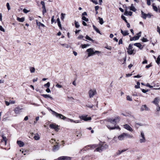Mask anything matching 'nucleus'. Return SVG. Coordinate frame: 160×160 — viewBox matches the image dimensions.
<instances>
[{
    "label": "nucleus",
    "instance_id": "nucleus-1",
    "mask_svg": "<svg viewBox=\"0 0 160 160\" xmlns=\"http://www.w3.org/2000/svg\"><path fill=\"white\" fill-rule=\"evenodd\" d=\"M88 147H90V148L92 149H94L96 148H97L94 150V152H102L103 150L107 149L108 148V146L106 144L102 145L100 146H99L98 145H93L88 146Z\"/></svg>",
    "mask_w": 160,
    "mask_h": 160
},
{
    "label": "nucleus",
    "instance_id": "nucleus-2",
    "mask_svg": "<svg viewBox=\"0 0 160 160\" xmlns=\"http://www.w3.org/2000/svg\"><path fill=\"white\" fill-rule=\"evenodd\" d=\"M104 120L110 122V123H111L113 125H116L117 122L119 121V118L118 117H117L114 119L108 118L105 120Z\"/></svg>",
    "mask_w": 160,
    "mask_h": 160
},
{
    "label": "nucleus",
    "instance_id": "nucleus-3",
    "mask_svg": "<svg viewBox=\"0 0 160 160\" xmlns=\"http://www.w3.org/2000/svg\"><path fill=\"white\" fill-rule=\"evenodd\" d=\"M126 137L130 138L131 137V136L128 133H123L119 135L118 137V138L119 140L121 141L123 140Z\"/></svg>",
    "mask_w": 160,
    "mask_h": 160
},
{
    "label": "nucleus",
    "instance_id": "nucleus-4",
    "mask_svg": "<svg viewBox=\"0 0 160 160\" xmlns=\"http://www.w3.org/2000/svg\"><path fill=\"white\" fill-rule=\"evenodd\" d=\"M128 49L127 53L128 54L132 55V54H134L135 53V51L134 49H132V45L130 44Z\"/></svg>",
    "mask_w": 160,
    "mask_h": 160
},
{
    "label": "nucleus",
    "instance_id": "nucleus-5",
    "mask_svg": "<svg viewBox=\"0 0 160 160\" xmlns=\"http://www.w3.org/2000/svg\"><path fill=\"white\" fill-rule=\"evenodd\" d=\"M96 93V90L95 89H91L88 92L89 97L91 98L93 97V96Z\"/></svg>",
    "mask_w": 160,
    "mask_h": 160
},
{
    "label": "nucleus",
    "instance_id": "nucleus-6",
    "mask_svg": "<svg viewBox=\"0 0 160 160\" xmlns=\"http://www.w3.org/2000/svg\"><path fill=\"white\" fill-rule=\"evenodd\" d=\"M141 138H140L139 140L140 142L141 143L145 142H146V139L143 132H141Z\"/></svg>",
    "mask_w": 160,
    "mask_h": 160
},
{
    "label": "nucleus",
    "instance_id": "nucleus-7",
    "mask_svg": "<svg viewBox=\"0 0 160 160\" xmlns=\"http://www.w3.org/2000/svg\"><path fill=\"white\" fill-rule=\"evenodd\" d=\"M141 32H139L137 34V36H134V37H133L132 38L131 37L130 38V40L131 41H133V40H138L139 39L140 37L141 36Z\"/></svg>",
    "mask_w": 160,
    "mask_h": 160
},
{
    "label": "nucleus",
    "instance_id": "nucleus-8",
    "mask_svg": "<svg viewBox=\"0 0 160 160\" xmlns=\"http://www.w3.org/2000/svg\"><path fill=\"white\" fill-rule=\"evenodd\" d=\"M88 53V57H89L94 54V51L93 48H90L87 50Z\"/></svg>",
    "mask_w": 160,
    "mask_h": 160
},
{
    "label": "nucleus",
    "instance_id": "nucleus-9",
    "mask_svg": "<svg viewBox=\"0 0 160 160\" xmlns=\"http://www.w3.org/2000/svg\"><path fill=\"white\" fill-rule=\"evenodd\" d=\"M148 111L149 110V108L146 105H142L140 108V111L142 112L144 111Z\"/></svg>",
    "mask_w": 160,
    "mask_h": 160
},
{
    "label": "nucleus",
    "instance_id": "nucleus-10",
    "mask_svg": "<svg viewBox=\"0 0 160 160\" xmlns=\"http://www.w3.org/2000/svg\"><path fill=\"white\" fill-rule=\"evenodd\" d=\"M58 160H71V158L68 156H61L58 158Z\"/></svg>",
    "mask_w": 160,
    "mask_h": 160
},
{
    "label": "nucleus",
    "instance_id": "nucleus-11",
    "mask_svg": "<svg viewBox=\"0 0 160 160\" xmlns=\"http://www.w3.org/2000/svg\"><path fill=\"white\" fill-rule=\"evenodd\" d=\"M123 127L129 130V131L131 132H132L133 131L132 128L128 124H126L125 125H123Z\"/></svg>",
    "mask_w": 160,
    "mask_h": 160
},
{
    "label": "nucleus",
    "instance_id": "nucleus-12",
    "mask_svg": "<svg viewBox=\"0 0 160 160\" xmlns=\"http://www.w3.org/2000/svg\"><path fill=\"white\" fill-rule=\"evenodd\" d=\"M114 125V127H111V126L109 125H107V127L110 130H113V129H119V126H116L115 125Z\"/></svg>",
    "mask_w": 160,
    "mask_h": 160
},
{
    "label": "nucleus",
    "instance_id": "nucleus-13",
    "mask_svg": "<svg viewBox=\"0 0 160 160\" xmlns=\"http://www.w3.org/2000/svg\"><path fill=\"white\" fill-rule=\"evenodd\" d=\"M81 119L84 120L85 121H87L91 120V118L90 117H87L85 116H81L80 117Z\"/></svg>",
    "mask_w": 160,
    "mask_h": 160
},
{
    "label": "nucleus",
    "instance_id": "nucleus-14",
    "mask_svg": "<svg viewBox=\"0 0 160 160\" xmlns=\"http://www.w3.org/2000/svg\"><path fill=\"white\" fill-rule=\"evenodd\" d=\"M36 22L37 25L38 26L39 29L40 28V26L43 27H45L44 24L41 23L40 22H38V20H36Z\"/></svg>",
    "mask_w": 160,
    "mask_h": 160
},
{
    "label": "nucleus",
    "instance_id": "nucleus-15",
    "mask_svg": "<svg viewBox=\"0 0 160 160\" xmlns=\"http://www.w3.org/2000/svg\"><path fill=\"white\" fill-rule=\"evenodd\" d=\"M17 142L20 147H22L24 145V142L18 140Z\"/></svg>",
    "mask_w": 160,
    "mask_h": 160
},
{
    "label": "nucleus",
    "instance_id": "nucleus-16",
    "mask_svg": "<svg viewBox=\"0 0 160 160\" xmlns=\"http://www.w3.org/2000/svg\"><path fill=\"white\" fill-rule=\"evenodd\" d=\"M22 109V108H20L17 107V108H16L14 109V111L16 113L18 114L21 112L20 110Z\"/></svg>",
    "mask_w": 160,
    "mask_h": 160
},
{
    "label": "nucleus",
    "instance_id": "nucleus-17",
    "mask_svg": "<svg viewBox=\"0 0 160 160\" xmlns=\"http://www.w3.org/2000/svg\"><path fill=\"white\" fill-rule=\"evenodd\" d=\"M57 114V115H56V117H57L61 118V117H62V118L61 119L63 120H65L67 118L66 117L63 116L62 114L58 113Z\"/></svg>",
    "mask_w": 160,
    "mask_h": 160
},
{
    "label": "nucleus",
    "instance_id": "nucleus-18",
    "mask_svg": "<svg viewBox=\"0 0 160 160\" xmlns=\"http://www.w3.org/2000/svg\"><path fill=\"white\" fill-rule=\"evenodd\" d=\"M121 32L122 34L124 36H126L128 35L129 33L127 31H123L122 29L121 30Z\"/></svg>",
    "mask_w": 160,
    "mask_h": 160
},
{
    "label": "nucleus",
    "instance_id": "nucleus-19",
    "mask_svg": "<svg viewBox=\"0 0 160 160\" xmlns=\"http://www.w3.org/2000/svg\"><path fill=\"white\" fill-rule=\"evenodd\" d=\"M134 45V46L139 48L140 49H142L143 48L142 45L140 43H136Z\"/></svg>",
    "mask_w": 160,
    "mask_h": 160
},
{
    "label": "nucleus",
    "instance_id": "nucleus-20",
    "mask_svg": "<svg viewBox=\"0 0 160 160\" xmlns=\"http://www.w3.org/2000/svg\"><path fill=\"white\" fill-rule=\"evenodd\" d=\"M59 148V146L58 145V143L56 145H54L53 148V151H56L58 150Z\"/></svg>",
    "mask_w": 160,
    "mask_h": 160
},
{
    "label": "nucleus",
    "instance_id": "nucleus-21",
    "mask_svg": "<svg viewBox=\"0 0 160 160\" xmlns=\"http://www.w3.org/2000/svg\"><path fill=\"white\" fill-rule=\"evenodd\" d=\"M159 102V99L158 98H156L154 101L152 102L153 103L156 105H158V103Z\"/></svg>",
    "mask_w": 160,
    "mask_h": 160
},
{
    "label": "nucleus",
    "instance_id": "nucleus-22",
    "mask_svg": "<svg viewBox=\"0 0 160 160\" xmlns=\"http://www.w3.org/2000/svg\"><path fill=\"white\" fill-rule=\"evenodd\" d=\"M42 96L44 98H50L51 99H53V98L50 96L48 94H42Z\"/></svg>",
    "mask_w": 160,
    "mask_h": 160
},
{
    "label": "nucleus",
    "instance_id": "nucleus-23",
    "mask_svg": "<svg viewBox=\"0 0 160 160\" xmlns=\"http://www.w3.org/2000/svg\"><path fill=\"white\" fill-rule=\"evenodd\" d=\"M94 30L97 32L98 33L100 34H101V33H100V31H99V30L94 25H93L92 26Z\"/></svg>",
    "mask_w": 160,
    "mask_h": 160
},
{
    "label": "nucleus",
    "instance_id": "nucleus-24",
    "mask_svg": "<svg viewBox=\"0 0 160 160\" xmlns=\"http://www.w3.org/2000/svg\"><path fill=\"white\" fill-rule=\"evenodd\" d=\"M141 17L144 19L146 18V14L145 13L142 11H141Z\"/></svg>",
    "mask_w": 160,
    "mask_h": 160
},
{
    "label": "nucleus",
    "instance_id": "nucleus-25",
    "mask_svg": "<svg viewBox=\"0 0 160 160\" xmlns=\"http://www.w3.org/2000/svg\"><path fill=\"white\" fill-rule=\"evenodd\" d=\"M130 9L133 12H135L136 9L135 8L133 4H132L130 7Z\"/></svg>",
    "mask_w": 160,
    "mask_h": 160
},
{
    "label": "nucleus",
    "instance_id": "nucleus-26",
    "mask_svg": "<svg viewBox=\"0 0 160 160\" xmlns=\"http://www.w3.org/2000/svg\"><path fill=\"white\" fill-rule=\"evenodd\" d=\"M124 14L125 15H126L128 14L129 16H131L132 14V12L131 11H130L128 12L127 10H126Z\"/></svg>",
    "mask_w": 160,
    "mask_h": 160
},
{
    "label": "nucleus",
    "instance_id": "nucleus-27",
    "mask_svg": "<svg viewBox=\"0 0 160 160\" xmlns=\"http://www.w3.org/2000/svg\"><path fill=\"white\" fill-rule=\"evenodd\" d=\"M17 20L19 22H22L24 21V18L23 17H22L21 18H20L19 17H18L17 18Z\"/></svg>",
    "mask_w": 160,
    "mask_h": 160
},
{
    "label": "nucleus",
    "instance_id": "nucleus-28",
    "mask_svg": "<svg viewBox=\"0 0 160 160\" xmlns=\"http://www.w3.org/2000/svg\"><path fill=\"white\" fill-rule=\"evenodd\" d=\"M67 119V120L68 121H69L72 122H74L76 123L79 122L78 120L74 121L73 119H69V118H68Z\"/></svg>",
    "mask_w": 160,
    "mask_h": 160
},
{
    "label": "nucleus",
    "instance_id": "nucleus-29",
    "mask_svg": "<svg viewBox=\"0 0 160 160\" xmlns=\"http://www.w3.org/2000/svg\"><path fill=\"white\" fill-rule=\"evenodd\" d=\"M98 19L99 20V23L101 24L102 25L104 23V22H103V19L102 18H101L100 17H98Z\"/></svg>",
    "mask_w": 160,
    "mask_h": 160
},
{
    "label": "nucleus",
    "instance_id": "nucleus-30",
    "mask_svg": "<svg viewBox=\"0 0 160 160\" xmlns=\"http://www.w3.org/2000/svg\"><path fill=\"white\" fill-rule=\"evenodd\" d=\"M34 138L35 140H38L40 139L39 135L38 134H36L35 136L34 137Z\"/></svg>",
    "mask_w": 160,
    "mask_h": 160
},
{
    "label": "nucleus",
    "instance_id": "nucleus-31",
    "mask_svg": "<svg viewBox=\"0 0 160 160\" xmlns=\"http://www.w3.org/2000/svg\"><path fill=\"white\" fill-rule=\"evenodd\" d=\"M30 71L31 73H34L35 71V69L34 67H30Z\"/></svg>",
    "mask_w": 160,
    "mask_h": 160
},
{
    "label": "nucleus",
    "instance_id": "nucleus-32",
    "mask_svg": "<svg viewBox=\"0 0 160 160\" xmlns=\"http://www.w3.org/2000/svg\"><path fill=\"white\" fill-rule=\"evenodd\" d=\"M50 127L51 128L54 129H55V128L56 127V125L55 124H51L49 125Z\"/></svg>",
    "mask_w": 160,
    "mask_h": 160
},
{
    "label": "nucleus",
    "instance_id": "nucleus-33",
    "mask_svg": "<svg viewBox=\"0 0 160 160\" xmlns=\"http://www.w3.org/2000/svg\"><path fill=\"white\" fill-rule=\"evenodd\" d=\"M75 25L76 28H78L80 27V25H79L78 22H77L76 21H75Z\"/></svg>",
    "mask_w": 160,
    "mask_h": 160
},
{
    "label": "nucleus",
    "instance_id": "nucleus-34",
    "mask_svg": "<svg viewBox=\"0 0 160 160\" xmlns=\"http://www.w3.org/2000/svg\"><path fill=\"white\" fill-rule=\"evenodd\" d=\"M44 86L47 88H49L50 86V83L49 82H48L46 84L44 85Z\"/></svg>",
    "mask_w": 160,
    "mask_h": 160
},
{
    "label": "nucleus",
    "instance_id": "nucleus-35",
    "mask_svg": "<svg viewBox=\"0 0 160 160\" xmlns=\"http://www.w3.org/2000/svg\"><path fill=\"white\" fill-rule=\"evenodd\" d=\"M137 85H135V88H140V83L139 82H137Z\"/></svg>",
    "mask_w": 160,
    "mask_h": 160
},
{
    "label": "nucleus",
    "instance_id": "nucleus-36",
    "mask_svg": "<svg viewBox=\"0 0 160 160\" xmlns=\"http://www.w3.org/2000/svg\"><path fill=\"white\" fill-rule=\"evenodd\" d=\"M65 14H64V13H61V18L62 20L63 21V20L64 19V17H65Z\"/></svg>",
    "mask_w": 160,
    "mask_h": 160
},
{
    "label": "nucleus",
    "instance_id": "nucleus-37",
    "mask_svg": "<svg viewBox=\"0 0 160 160\" xmlns=\"http://www.w3.org/2000/svg\"><path fill=\"white\" fill-rule=\"evenodd\" d=\"M160 55H159L157 58V59L156 61V62L158 64H159L160 63Z\"/></svg>",
    "mask_w": 160,
    "mask_h": 160
},
{
    "label": "nucleus",
    "instance_id": "nucleus-38",
    "mask_svg": "<svg viewBox=\"0 0 160 160\" xmlns=\"http://www.w3.org/2000/svg\"><path fill=\"white\" fill-rule=\"evenodd\" d=\"M82 19L86 22H87L88 21V18H86L84 16H83L82 17Z\"/></svg>",
    "mask_w": 160,
    "mask_h": 160
},
{
    "label": "nucleus",
    "instance_id": "nucleus-39",
    "mask_svg": "<svg viewBox=\"0 0 160 160\" xmlns=\"http://www.w3.org/2000/svg\"><path fill=\"white\" fill-rule=\"evenodd\" d=\"M85 38L87 40L91 41H93V40L87 35L86 36Z\"/></svg>",
    "mask_w": 160,
    "mask_h": 160
},
{
    "label": "nucleus",
    "instance_id": "nucleus-40",
    "mask_svg": "<svg viewBox=\"0 0 160 160\" xmlns=\"http://www.w3.org/2000/svg\"><path fill=\"white\" fill-rule=\"evenodd\" d=\"M41 4L42 5V8H45V3L43 1H41Z\"/></svg>",
    "mask_w": 160,
    "mask_h": 160
},
{
    "label": "nucleus",
    "instance_id": "nucleus-41",
    "mask_svg": "<svg viewBox=\"0 0 160 160\" xmlns=\"http://www.w3.org/2000/svg\"><path fill=\"white\" fill-rule=\"evenodd\" d=\"M127 99L128 100L131 101H132V99L131 97H130L129 96H127Z\"/></svg>",
    "mask_w": 160,
    "mask_h": 160
},
{
    "label": "nucleus",
    "instance_id": "nucleus-42",
    "mask_svg": "<svg viewBox=\"0 0 160 160\" xmlns=\"http://www.w3.org/2000/svg\"><path fill=\"white\" fill-rule=\"evenodd\" d=\"M121 18H122L123 20H124L125 22H126V23H128V22H127V20L126 19V18L125 16H124L123 15H122L121 16Z\"/></svg>",
    "mask_w": 160,
    "mask_h": 160
},
{
    "label": "nucleus",
    "instance_id": "nucleus-43",
    "mask_svg": "<svg viewBox=\"0 0 160 160\" xmlns=\"http://www.w3.org/2000/svg\"><path fill=\"white\" fill-rule=\"evenodd\" d=\"M49 110L51 111L52 112V114H54L55 116H56V115H57V114L58 113H57V112H55V111L52 110V109H49Z\"/></svg>",
    "mask_w": 160,
    "mask_h": 160
},
{
    "label": "nucleus",
    "instance_id": "nucleus-44",
    "mask_svg": "<svg viewBox=\"0 0 160 160\" xmlns=\"http://www.w3.org/2000/svg\"><path fill=\"white\" fill-rule=\"evenodd\" d=\"M152 7H153V8L155 11H156V12L158 11V8L156 6H155L154 5H153Z\"/></svg>",
    "mask_w": 160,
    "mask_h": 160
},
{
    "label": "nucleus",
    "instance_id": "nucleus-45",
    "mask_svg": "<svg viewBox=\"0 0 160 160\" xmlns=\"http://www.w3.org/2000/svg\"><path fill=\"white\" fill-rule=\"evenodd\" d=\"M89 45H88V44H82L81 45V47H82V48H86L87 46H89Z\"/></svg>",
    "mask_w": 160,
    "mask_h": 160
},
{
    "label": "nucleus",
    "instance_id": "nucleus-46",
    "mask_svg": "<svg viewBox=\"0 0 160 160\" xmlns=\"http://www.w3.org/2000/svg\"><path fill=\"white\" fill-rule=\"evenodd\" d=\"M61 45L67 48H68L69 47L68 45L66 44H61Z\"/></svg>",
    "mask_w": 160,
    "mask_h": 160
},
{
    "label": "nucleus",
    "instance_id": "nucleus-47",
    "mask_svg": "<svg viewBox=\"0 0 160 160\" xmlns=\"http://www.w3.org/2000/svg\"><path fill=\"white\" fill-rule=\"evenodd\" d=\"M142 40L143 42H147L148 41L146 38H144L142 39Z\"/></svg>",
    "mask_w": 160,
    "mask_h": 160
},
{
    "label": "nucleus",
    "instance_id": "nucleus-48",
    "mask_svg": "<svg viewBox=\"0 0 160 160\" xmlns=\"http://www.w3.org/2000/svg\"><path fill=\"white\" fill-rule=\"evenodd\" d=\"M6 6L8 10L10 9V7L9 4L8 2L7 3Z\"/></svg>",
    "mask_w": 160,
    "mask_h": 160
},
{
    "label": "nucleus",
    "instance_id": "nucleus-49",
    "mask_svg": "<svg viewBox=\"0 0 160 160\" xmlns=\"http://www.w3.org/2000/svg\"><path fill=\"white\" fill-rule=\"evenodd\" d=\"M54 16H53L52 17V19H51V23L52 24L54 22Z\"/></svg>",
    "mask_w": 160,
    "mask_h": 160
},
{
    "label": "nucleus",
    "instance_id": "nucleus-50",
    "mask_svg": "<svg viewBox=\"0 0 160 160\" xmlns=\"http://www.w3.org/2000/svg\"><path fill=\"white\" fill-rule=\"evenodd\" d=\"M0 30L3 32H5V29H4L2 26H0Z\"/></svg>",
    "mask_w": 160,
    "mask_h": 160
},
{
    "label": "nucleus",
    "instance_id": "nucleus-51",
    "mask_svg": "<svg viewBox=\"0 0 160 160\" xmlns=\"http://www.w3.org/2000/svg\"><path fill=\"white\" fill-rule=\"evenodd\" d=\"M58 27H59L60 29L62 30V27L61 24V22H60L59 23H58Z\"/></svg>",
    "mask_w": 160,
    "mask_h": 160
},
{
    "label": "nucleus",
    "instance_id": "nucleus-52",
    "mask_svg": "<svg viewBox=\"0 0 160 160\" xmlns=\"http://www.w3.org/2000/svg\"><path fill=\"white\" fill-rule=\"evenodd\" d=\"M56 87L59 88H62V86L58 84H57L56 85Z\"/></svg>",
    "mask_w": 160,
    "mask_h": 160
},
{
    "label": "nucleus",
    "instance_id": "nucleus-53",
    "mask_svg": "<svg viewBox=\"0 0 160 160\" xmlns=\"http://www.w3.org/2000/svg\"><path fill=\"white\" fill-rule=\"evenodd\" d=\"M86 106L89 108H92L93 107V105H87Z\"/></svg>",
    "mask_w": 160,
    "mask_h": 160
},
{
    "label": "nucleus",
    "instance_id": "nucleus-54",
    "mask_svg": "<svg viewBox=\"0 0 160 160\" xmlns=\"http://www.w3.org/2000/svg\"><path fill=\"white\" fill-rule=\"evenodd\" d=\"M2 138H3V140H4L5 143H6V142H7V138H6V137H4V136H2Z\"/></svg>",
    "mask_w": 160,
    "mask_h": 160
},
{
    "label": "nucleus",
    "instance_id": "nucleus-55",
    "mask_svg": "<svg viewBox=\"0 0 160 160\" xmlns=\"http://www.w3.org/2000/svg\"><path fill=\"white\" fill-rule=\"evenodd\" d=\"M91 1L93 2V3L96 4H98V2L96 0H91Z\"/></svg>",
    "mask_w": 160,
    "mask_h": 160
},
{
    "label": "nucleus",
    "instance_id": "nucleus-56",
    "mask_svg": "<svg viewBox=\"0 0 160 160\" xmlns=\"http://www.w3.org/2000/svg\"><path fill=\"white\" fill-rule=\"evenodd\" d=\"M122 44V39H120L118 42V44L119 45L120 44Z\"/></svg>",
    "mask_w": 160,
    "mask_h": 160
},
{
    "label": "nucleus",
    "instance_id": "nucleus-57",
    "mask_svg": "<svg viewBox=\"0 0 160 160\" xmlns=\"http://www.w3.org/2000/svg\"><path fill=\"white\" fill-rule=\"evenodd\" d=\"M151 15L150 13H148V14H146V17H148L149 18H150L151 17Z\"/></svg>",
    "mask_w": 160,
    "mask_h": 160
},
{
    "label": "nucleus",
    "instance_id": "nucleus-58",
    "mask_svg": "<svg viewBox=\"0 0 160 160\" xmlns=\"http://www.w3.org/2000/svg\"><path fill=\"white\" fill-rule=\"evenodd\" d=\"M83 38V36L82 35H80L79 36L78 38V39H82Z\"/></svg>",
    "mask_w": 160,
    "mask_h": 160
},
{
    "label": "nucleus",
    "instance_id": "nucleus-59",
    "mask_svg": "<svg viewBox=\"0 0 160 160\" xmlns=\"http://www.w3.org/2000/svg\"><path fill=\"white\" fill-rule=\"evenodd\" d=\"M146 86L147 87H149V88H151L153 87L151 85H150L148 83L146 85Z\"/></svg>",
    "mask_w": 160,
    "mask_h": 160
},
{
    "label": "nucleus",
    "instance_id": "nucleus-60",
    "mask_svg": "<svg viewBox=\"0 0 160 160\" xmlns=\"http://www.w3.org/2000/svg\"><path fill=\"white\" fill-rule=\"evenodd\" d=\"M23 11V12L25 13H27L29 12V11L26 9H24Z\"/></svg>",
    "mask_w": 160,
    "mask_h": 160
},
{
    "label": "nucleus",
    "instance_id": "nucleus-61",
    "mask_svg": "<svg viewBox=\"0 0 160 160\" xmlns=\"http://www.w3.org/2000/svg\"><path fill=\"white\" fill-rule=\"evenodd\" d=\"M147 4L150 6L151 5V2L150 0H147Z\"/></svg>",
    "mask_w": 160,
    "mask_h": 160
},
{
    "label": "nucleus",
    "instance_id": "nucleus-62",
    "mask_svg": "<svg viewBox=\"0 0 160 160\" xmlns=\"http://www.w3.org/2000/svg\"><path fill=\"white\" fill-rule=\"evenodd\" d=\"M46 91L48 93H49L51 92V90L49 88H47V89L46 90Z\"/></svg>",
    "mask_w": 160,
    "mask_h": 160
},
{
    "label": "nucleus",
    "instance_id": "nucleus-63",
    "mask_svg": "<svg viewBox=\"0 0 160 160\" xmlns=\"http://www.w3.org/2000/svg\"><path fill=\"white\" fill-rule=\"evenodd\" d=\"M43 9V11H42V13L43 14H44L45 13H46V8H42Z\"/></svg>",
    "mask_w": 160,
    "mask_h": 160
},
{
    "label": "nucleus",
    "instance_id": "nucleus-64",
    "mask_svg": "<svg viewBox=\"0 0 160 160\" xmlns=\"http://www.w3.org/2000/svg\"><path fill=\"white\" fill-rule=\"evenodd\" d=\"M151 66H152V64H151V63L150 64L146 66V68H149Z\"/></svg>",
    "mask_w": 160,
    "mask_h": 160
}]
</instances>
